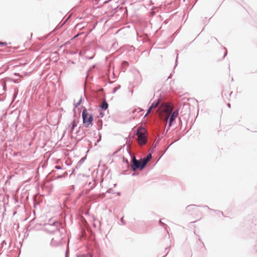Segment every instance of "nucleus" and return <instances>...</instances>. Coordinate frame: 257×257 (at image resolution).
Segmentation results:
<instances>
[{"instance_id": "17", "label": "nucleus", "mask_w": 257, "mask_h": 257, "mask_svg": "<svg viewBox=\"0 0 257 257\" xmlns=\"http://www.w3.org/2000/svg\"><path fill=\"white\" fill-rule=\"evenodd\" d=\"M159 224H160L161 225H162L163 226H164V227L165 228V229L166 230V231H167V233H169V232H168V230H167V229H166L167 225H166L165 223H164L162 222V220H161V219H160V220H159Z\"/></svg>"}, {"instance_id": "24", "label": "nucleus", "mask_w": 257, "mask_h": 257, "mask_svg": "<svg viewBox=\"0 0 257 257\" xmlns=\"http://www.w3.org/2000/svg\"><path fill=\"white\" fill-rule=\"evenodd\" d=\"M55 168L57 170H61L62 169V167L59 166H55Z\"/></svg>"}, {"instance_id": "18", "label": "nucleus", "mask_w": 257, "mask_h": 257, "mask_svg": "<svg viewBox=\"0 0 257 257\" xmlns=\"http://www.w3.org/2000/svg\"><path fill=\"white\" fill-rule=\"evenodd\" d=\"M85 160V158H81L78 162L77 165H81V164H82L84 161V160Z\"/></svg>"}, {"instance_id": "8", "label": "nucleus", "mask_w": 257, "mask_h": 257, "mask_svg": "<svg viewBox=\"0 0 257 257\" xmlns=\"http://www.w3.org/2000/svg\"><path fill=\"white\" fill-rule=\"evenodd\" d=\"M198 207H203V208H207L209 210H210V211H213L215 212H216L217 213H218V214H221L222 215H223V213L222 211H219V210H214V209H212L211 208H210L207 205H199V206H198Z\"/></svg>"}, {"instance_id": "9", "label": "nucleus", "mask_w": 257, "mask_h": 257, "mask_svg": "<svg viewBox=\"0 0 257 257\" xmlns=\"http://www.w3.org/2000/svg\"><path fill=\"white\" fill-rule=\"evenodd\" d=\"M96 185L95 182L94 180H92V182H89L88 184H86V186H88L89 187L88 190L90 191L93 189Z\"/></svg>"}, {"instance_id": "25", "label": "nucleus", "mask_w": 257, "mask_h": 257, "mask_svg": "<svg viewBox=\"0 0 257 257\" xmlns=\"http://www.w3.org/2000/svg\"><path fill=\"white\" fill-rule=\"evenodd\" d=\"M120 221L122 223V225H124L125 224V222H124V220H123V217H122L120 219Z\"/></svg>"}, {"instance_id": "30", "label": "nucleus", "mask_w": 257, "mask_h": 257, "mask_svg": "<svg viewBox=\"0 0 257 257\" xmlns=\"http://www.w3.org/2000/svg\"><path fill=\"white\" fill-rule=\"evenodd\" d=\"M124 161H125V163H126L127 164H128V161L127 160H124V159H123V162H124Z\"/></svg>"}, {"instance_id": "37", "label": "nucleus", "mask_w": 257, "mask_h": 257, "mask_svg": "<svg viewBox=\"0 0 257 257\" xmlns=\"http://www.w3.org/2000/svg\"><path fill=\"white\" fill-rule=\"evenodd\" d=\"M226 55H227V52H226V53L224 54V56H223V57H225V56H226Z\"/></svg>"}, {"instance_id": "29", "label": "nucleus", "mask_w": 257, "mask_h": 257, "mask_svg": "<svg viewBox=\"0 0 257 257\" xmlns=\"http://www.w3.org/2000/svg\"><path fill=\"white\" fill-rule=\"evenodd\" d=\"M227 106H228V107L229 108H230V107H231V105H230V103H228V104H227Z\"/></svg>"}, {"instance_id": "21", "label": "nucleus", "mask_w": 257, "mask_h": 257, "mask_svg": "<svg viewBox=\"0 0 257 257\" xmlns=\"http://www.w3.org/2000/svg\"><path fill=\"white\" fill-rule=\"evenodd\" d=\"M106 193H113V190L111 188H109L107 190Z\"/></svg>"}, {"instance_id": "31", "label": "nucleus", "mask_w": 257, "mask_h": 257, "mask_svg": "<svg viewBox=\"0 0 257 257\" xmlns=\"http://www.w3.org/2000/svg\"><path fill=\"white\" fill-rule=\"evenodd\" d=\"M177 60H178V56H177V58L176 59V65H177Z\"/></svg>"}, {"instance_id": "7", "label": "nucleus", "mask_w": 257, "mask_h": 257, "mask_svg": "<svg viewBox=\"0 0 257 257\" xmlns=\"http://www.w3.org/2000/svg\"><path fill=\"white\" fill-rule=\"evenodd\" d=\"M176 118V117H175L174 115H173L172 114H171L169 116V123H168V129L167 130L165 134H166L167 133L168 129L172 126V123L174 121V120Z\"/></svg>"}, {"instance_id": "28", "label": "nucleus", "mask_w": 257, "mask_h": 257, "mask_svg": "<svg viewBox=\"0 0 257 257\" xmlns=\"http://www.w3.org/2000/svg\"><path fill=\"white\" fill-rule=\"evenodd\" d=\"M93 56L92 57H87V59H92L93 58Z\"/></svg>"}, {"instance_id": "3", "label": "nucleus", "mask_w": 257, "mask_h": 257, "mask_svg": "<svg viewBox=\"0 0 257 257\" xmlns=\"http://www.w3.org/2000/svg\"><path fill=\"white\" fill-rule=\"evenodd\" d=\"M141 129H143V127H140L137 131L136 134L138 136V142L140 145H144L147 143V140L146 137L144 135L143 133L141 131Z\"/></svg>"}, {"instance_id": "14", "label": "nucleus", "mask_w": 257, "mask_h": 257, "mask_svg": "<svg viewBox=\"0 0 257 257\" xmlns=\"http://www.w3.org/2000/svg\"><path fill=\"white\" fill-rule=\"evenodd\" d=\"M77 257H92V255L90 253H87L82 255H77Z\"/></svg>"}, {"instance_id": "40", "label": "nucleus", "mask_w": 257, "mask_h": 257, "mask_svg": "<svg viewBox=\"0 0 257 257\" xmlns=\"http://www.w3.org/2000/svg\"><path fill=\"white\" fill-rule=\"evenodd\" d=\"M65 257H67V252L66 253Z\"/></svg>"}, {"instance_id": "20", "label": "nucleus", "mask_w": 257, "mask_h": 257, "mask_svg": "<svg viewBox=\"0 0 257 257\" xmlns=\"http://www.w3.org/2000/svg\"><path fill=\"white\" fill-rule=\"evenodd\" d=\"M66 175H67V173L65 172L63 175H59V176H57L56 177V179H60V178L63 177L64 176H66Z\"/></svg>"}, {"instance_id": "12", "label": "nucleus", "mask_w": 257, "mask_h": 257, "mask_svg": "<svg viewBox=\"0 0 257 257\" xmlns=\"http://www.w3.org/2000/svg\"><path fill=\"white\" fill-rule=\"evenodd\" d=\"M196 206V205H194V204H191V205H188L186 207V209L188 211H191L192 210H193L194 209H195V207Z\"/></svg>"}, {"instance_id": "33", "label": "nucleus", "mask_w": 257, "mask_h": 257, "mask_svg": "<svg viewBox=\"0 0 257 257\" xmlns=\"http://www.w3.org/2000/svg\"><path fill=\"white\" fill-rule=\"evenodd\" d=\"M175 142H177V140H175V141H174V142H172V144H170V145H172V144H173L174 143H175Z\"/></svg>"}, {"instance_id": "39", "label": "nucleus", "mask_w": 257, "mask_h": 257, "mask_svg": "<svg viewBox=\"0 0 257 257\" xmlns=\"http://www.w3.org/2000/svg\"><path fill=\"white\" fill-rule=\"evenodd\" d=\"M120 194V192H118V193H117V195H119Z\"/></svg>"}, {"instance_id": "32", "label": "nucleus", "mask_w": 257, "mask_h": 257, "mask_svg": "<svg viewBox=\"0 0 257 257\" xmlns=\"http://www.w3.org/2000/svg\"><path fill=\"white\" fill-rule=\"evenodd\" d=\"M175 142H177V140H175V141H174V142H172V144H170V145H172V144H173L174 143H175Z\"/></svg>"}, {"instance_id": "1", "label": "nucleus", "mask_w": 257, "mask_h": 257, "mask_svg": "<svg viewBox=\"0 0 257 257\" xmlns=\"http://www.w3.org/2000/svg\"><path fill=\"white\" fill-rule=\"evenodd\" d=\"M83 123L84 126L88 127L89 125H92L93 117L91 114H89L86 108H84L82 112Z\"/></svg>"}, {"instance_id": "19", "label": "nucleus", "mask_w": 257, "mask_h": 257, "mask_svg": "<svg viewBox=\"0 0 257 257\" xmlns=\"http://www.w3.org/2000/svg\"><path fill=\"white\" fill-rule=\"evenodd\" d=\"M81 102H82V98H81L79 100V101L77 102V103L75 104V107H76L79 106L81 104Z\"/></svg>"}, {"instance_id": "35", "label": "nucleus", "mask_w": 257, "mask_h": 257, "mask_svg": "<svg viewBox=\"0 0 257 257\" xmlns=\"http://www.w3.org/2000/svg\"><path fill=\"white\" fill-rule=\"evenodd\" d=\"M175 142H177V140H175V141H174V142H172V144H170V145H172V144H173L174 143H175Z\"/></svg>"}, {"instance_id": "4", "label": "nucleus", "mask_w": 257, "mask_h": 257, "mask_svg": "<svg viewBox=\"0 0 257 257\" xmlns=\"http://www.w3.org/2000/svg\"><path fill=\"white\" fill-rule=\"evenodd\" d=\"M131 168L133 171H136L138 169H140V170H142L143 169H142V165L140 160H137L135 157H133L132 158Z\"/></svg>"}, {"instance_id": "6", "label": "nucleus", "mask_w": 257, "mask_h": 257, "mask_svg": "<svg viewBox=\"0 0 257 257\" xmlns=\"http://www.w3.org/2000/svg\"><path fill=\"white\" fill-rule=\"evenodd\" d=\"M161 101L162 98L161 97L158 98L156 101H155L152 103V104L150 106L151 109H154L159 105H160V106H163L164 104L161 103Z\"/></svg>"}, {"instance_id": "16", "label": "nucleus", "mask_w": 257, "mask_h": 257, "mask_svg": "<svg viewBox=\"0 0 257 257\" xmlns=\"http://www.w3.org/2000/svg\"><path fill=\"white\" fill-rule=\"evenodd\" d=\"M178 114H179V110L176 109L175 111H174L171 114L174 115L175 117H177L178 115Z\"/></svg>"}, {"instance_id": "26", "label": "nucleus", "mask_w": 257, "mask_h": 257, "mask_svg": "<svg viewBox=\"0 0 257 257\" xmlns=\"http://www.w3.org/2000/svg\"><path fill=\"white\" fill-rule=\"evenodd\" d=\"M152 109H151V107H149L148 109L147 113H146V115H147L149 113H150Z\"/></svg>"}, {"instance_id": "15", "label": "nucleus", "mask_w": 257, "mask_h": 257, "mask_svg": "<svg viewBox=\"0 0 257 257\" xmlns=\"http://www.w3.org/2000/svg\"><path fill=\"white\" fill-rule=\"evenodd\" d=\"M120 87H121L120 85H118L116 87H114L112 92V93L114 94L118 89H119L120 88Z\"/></svg>"}, {"instance_id": "34", "label": "nucleus", "mask_w": 257, "mask_h": 257, "mask_svg": "<svg viewBox=\"0 0 257 257\" xmlns=\"http://www.w3.org/2000/svg\"><path fill=\"white\" fill-rule=\"evenodd\" d=\"M175 142H177V140H175V141H174V142H172V144H170V145H172V144H173L174 143H175Z\"/></svg>"}, {"instance_id": "22", "label": "nucleus", "mask_w": 257, "mask_h": 257, "mask_svg": "<svg viewBox=\"0 0 257 257\" xmlns=\"http://www.w3.org/2000/svg\"><path fill=\"white\" fill-rule=\"evenodd\" d=\"M7 45V43L6 42H3L0 41V45L2 46H5Z\"/></svg>"}, {"instance_id": "11", "label": "nucleus", "mask_w": 257, "mask_h": 257, "mask_svg": "<svg viewBox=\"0 0 257 257\" xmlns=\"http://www.w3.org/2000/svg\"><path fill=\"white\" fill-rule=\"evenodd\" d=\"M108 107V104L106 101H103L100 105V108L103 110H106Z\"/></svg>"}, {"instance_id": "27", "label": "nucleus", "mask_w": 257, "mask_h": 257, "mask_svg": "<svg viewBox=\"0 0 257 257\" xmlns=\"http://www.w3.org/2000/svg\"><path fill=\"white\" fill-rule=\"evenodd\" d=\"M78 36H79V34H77L76 35H75V36L73 38V39H74V38H75L77 37Z\"/></svg>"}, {"instance_id": "2", "label": "nucleus", "mask_w": 257, "mask_h": 257, "mask_svg": "<svg viewBox=\"0 0 257 257\" xmlns=\"http://www.w3.org/2000/svg\"><path fill=\"white\" fill-rule=\"evenodd\" d=\"M60 223L58 221H53L52 223H48L45 224V229L48 232L53 233L57 230Z\"/></svg>"}, {"instance_id": "23", "label": "nucleus", "mask_w": 257, "mask_h": 257, "mask_svg": "<svg viewBox=\"0 0 257 257\" xmlns=\"http://www.w3.org/2000/svg\"><path fill=\"white\" fill-rule=\"evenodd\" d=\"M122 64L123 65V66H128V63L126 61H123L122 63Z\"/></svg>"}, {"instance_id": "10", "label": "nucleus", "mask_w": 257, "mask_h": 257, "mask_svg": "<svg viewBox=\"0 0 257 257\" xmlns=\"http://www.w3.org/2000/svg\"><path fill=\"white\" fill-rule=\"evenodd\" d=\"M77 126V123H76V120L74 119L73 120V121H72V123L71 125H70L69 126V128H70V132L71 133H72L74 128Z\"/></svg>"}, {"instance_id": "36", "label": "nucleus", "mask_w": 257, "mask_h": 257, "mask_svg": "<svg viewBox=\"0 0 257 257\" xmlns=\"http://www.w3.org/2000/svg\"><path fill=\"white\" fill-rule=\"evenodd\" d=\"M175 142H177V140H175V141H174V142H172V144H170V145H172V144H173L174 143H175Z\"/></svg>"}, {"instance_id": "5", "label": "nucleus", "mask_w": 257, "mask_h": 257, "mask_svg": "<svg viewBox=\"0 0 257 257\" xmlns=\"http://www.w3.org/2000/svg\"><path fill=\"white\" fill-rule=\"evenodd\" d=\"M152 158V153H149L147 155L146 157L140 160L142 165V169H144L145 168V167L146 166L147 163L150 161Z\"/></svg>"}, {"instance_id": "41", "label": "nucleus", "mask_w": 257, "mask_h": 257, "mask_svg": "<svg viewBox=\"0 0 257 257\" xmlns=\"http://www.w3.org/2000/svg\"><path fill=\"white\" fill-rule=\"evenodd\" d=\"M169 247H168L166 248V249H168Z\"/></svg>"}, {"instance_id": "13", "label": "nucleus", "mask_w": 257, "mask_h": 257, "mask_svg": "<svg viewBox=\"0 0 257 257\" xmlns=\"http://www.w3.org/2000/svg\"><path fill=\"white\" fill-rule=\"evenodd\" d=\"M160 139H159L157 142L156 143V144L151 148V149H150L151 153H153L155 152V148H156L158 142L160 141Z\"/></svg>"}, {"instance_id": "38", "label": "nucleus", "mask_w": 257, "mask_h": 257, "mask_svg": "<svg viewBox=\"0 0 257 257\" xmlns=\"http://www.w3.org/2000/svg\"><path fill=\"white\" fill-rule=\"evenodd\" d=\"M171 74H170V76H169V77H168V79L170 78H171Z\"/></svg>"}]
</instances>
